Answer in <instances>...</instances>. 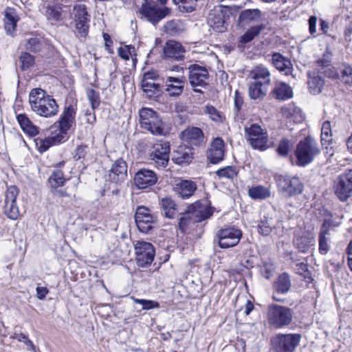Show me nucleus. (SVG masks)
I'll return each mask as SVG.
<instances>
[{
    "instance_id": "1",
    "label": "nucleus",
    "mask_w": 352,
    "mask_h": 352,
    "mask_svg": "<svg viewBox=\"0 0 352 352\" xmlns=\"http://www.w3.org/2000/svg\"><path fill=\"white\" fill-rule=\"evenodd\" d=\"M29 102L32 111L41 117L50 118L58 113L59 108L56 100L41 88L31 90Z\"/></svg>"
},
{
    "instance_id": "2",
    "label": "nucleus",
    "mask_w": 352,
    "mask_h": 352,
    "mask_svg": "<svg viewBox=\"0 0 352 352\" xmlns=\"http://www.w3.org/2000/svg\"><path fill=\"white\" fill-rule=\"evenodd\" d=\"M320 153V150L316 140L307 136L300 140L296 146L295 150L296 164L299 166H305L311 163Z\"/></svg>"
},
{
    "instance_id": "3",
    "label": "nucleus",
    "mask_w": 352,
    "mask_h": 352,
    "mask_svg": "<svg viewBox=\"0 0 352 352\" xmlns=\"http://www.w3.org/2000/svg\"><path fill=\"white\" fill-rule=\"evenodd\" d=\"M140 124L142 129L154 135H166L168 131L157 113L149 108H142L139 111Z\"/></svg>"
},
{
    "instance_id": "4",
    "label": "nucleus",
    "mask_w": 352,
    "mask_h": 352,
    "mask_svg": "<svg viewBox=\"0 0 352 352\" xmlns=\"http://www.w3.org/2000/svg\"><path fill=\"white\" fill-rule=\"evenodd\" d=\"M267 315L269 324L276 329L289 325L293 320L292 310L288 307L277 304L268 306Z\"/></svg>"
},
{
    "instance_id": "5",
    "label": "nucleus",
    "mask_w": 352,
    "mask_h": 352,
    "mask_svg": "<svg viewBox=\"0 0 352 352\" xmlns=\"http://www.w3.org/2000/svg\"><path fill=\"white\" fill-rule=\"evenodd\" d=\"M168 0H143L139 9V13L153 24L157 23L168 15L170 10L167 7H160L164 5Z\"/></svg>"
},
{
    "instance_id": "6",
    "label": "nucleus",
    "mask_w": 352,
    "mask_h": 352,
    "mask_svg": "<svg viewBox=\"0 0 352 352\" xmlns=\"http://www.w3.org/2000/svg\"><path fill=\"white\" fill-rule=\"evenodd\" d=\"M301 339L300 333H278L272 338L271 344L275 352H294Z\"/></svg>"
},
{
    "instance_id": "7",
    "label": "nucleus",
    "mask_w": 352,
    "mask_h": 352,
    "mask_svg": "<svg viewBox=\"0 0 352 352\" xmlns=\"http://www.w3.org/2000/svg\"><path fill=\"white\" fill-rule=\"evenodd\" d=\"M244 133L247 141L253 148L264 151L269 147L267 133L259 124L245 126Z\"/></svg>"
},
{
    "instance_id": "8",
    "label": "nucleus",
    "mask_w": 352,
    "mask_h": 352,
    "mask_svg": "<svg viewBox=\"0 0 352 352\" xmlns=\"http://www.w3.org/2000/svg\"><path fill=\"white\" fill-rule=\"evenodd\" d=\"M242 231L234 227L229 226L221 228L217 231L214 241H217L219 246L222 249H227L236 246L242 237Z\"/></svg>"
},
{
    "instance_id": "9",
    "label": "nucleus",
    "mask_w": 352,
    "mask_h": 352,
    "mask_svg": "<svg viewBox=\"0 0 352 352\" xmlns=\"http://www.w3.org/2000/svg\"><path fill=\"white\" fill-rule=\"evenodd\" d=\"M135 220L138 230L148 234L156 224L157 217L148 208L138 206L135 210Z\"/></svg>"
},
{
    "instance_id": "10",
    "label": "nucleus",
    "mask_w": 352,
    "mask_h": 352,
    "mask_svg": "<svg viewBox=\"0 0 352 352\" xmlns=\"http://www.w3.org/2000/svg\"><path fill=\"white\" fill-rule=\"evenodd\" d=\"M275 179L278 190L284 196L291 197L300 194L303 190V186L298 177L276 175Z\"/></svg>"
},
{
    "instance_id": "11",
    "label": "nucleus",
    "mask_w": 352,
    "mask_h": 352,
    "mask_svg": "<svg viewBox=\"0 0 352 352\" xmlns=\"http://www.w3.org/2000/svg\"><path fill=\"white\" fill-rule=\"evenodd\" d=\"M188 78L193 91L196 93H202L197 87H204L207 85L206 80L209 78V73L205 67L192 64L188 67Z\"/></svg>"
},
{
    "instance_id": "12",
    "label": "nucleus",
    "mask_w": 352,
    "mask_h": 352,
    "mask_svg": "<svg viewBox=\"0 0 352 352\" xmlns=\"http://www.w3.org/2000/svg\"><path fill=\"white\" fill-rule=\"evenodd\" d=\"M335 195L341 201H345L352 195V169L341 174L334 183Z\"/></svg>"
},
{
    "instance_id": "13",
    "label": "nucleus",
    "mask_w": 352,
    "mask_h": 352,
    "mask_svg": "<svg viewBox=\"0 0 352 352\" xmlns=\"http://www.w3.org/2000/svg\"><path fill=\"white\" fill-rule=\"evenodd\" d=\"M135 253L137 264L142 267L150 265L155 255L154 247L151 243L140 241L135 245Z\"/></svg>"
},
{
    "instance_id": "14",
    "label": "nucleus",
    "mask_w": 352,
    "mask_h": 352,
    "mask_svg": "<svg viewBox=\"0 0 352 352\" xmlns=\"http://www.w3.org/2000/svg\"><path fill=\"white\" fill-rule=\"evenodd\" d=\"M72 15L75 21L76 30L78 36L85 37L89 31L88 14L85 5L76 3L73 6Z\"/></svg>"
},
{
    "instance_id": "15",
    "label": "nucleus",
    "mask_w": 352,
    "mask_h": 352,
    "mask_svg": "<svg viewBox=\"0 0 352 352\" xmlns=\"http://www.w3.org/2000/svg\"><path fill=\"white\" fill-rule=\"evenodd\" d=\"M19 189L15 186H10L5 195L3 210L5 214L10 219L16 220L19 216V210L16 204Z\"/></svg>"
},
{
    "instance_id": "16",
    "label": "nucleus",
    "mask_w": 352,
    "mask_h": 352,
    "mask_svg": "<svg viewBox=\"0 0 352 352\" xmlns=\"http://www.w3.org/2000/svg\"><path fill=\"white\" fill-rule=\"evenodd\" d=\"M338 225L331 219H324L320 229L318 235V251L322 254H327L331 248L330 231Z\"/></svg>"
},
{
    "instance_id": "17",
    "label": "nucleus",
    "mask_w": 352,
    "mask_h": 352,
    "mask_svg": "<svg viewBox=\"0 0 352 352\" xmlns=\"http://www.w3.org/2000/svg\"><path fill=\"white\" fill-rule=\"evenodd\" d=\"M227 11L228 10L222 6L216 7L210 11L208 23L215 31L223 32L226 30V14Z\"/></svg>"
},
{
    "instance_id": "18",
    "label": "nucleus",
    "mask_w": 352,
    "mask_h": 352,
    "mask_svg": "<svg viewBox=\"0 0 352 352\" xmlns=\"http://www.w3.org/2000/svg\"><path fill=\"white\" fill-rule=\"evenodd\" d=\"M70 7L71 5L69 3H65L61 0L59 3L41 4L39 8L47 20L57 22L61 20L63 13L67 11L65 9Z\"/></svg>"
},
{
    "instance_id": "19",
    "label": "nucleus",
    "mask_w": 352,
    "mask_h": 352,
    "mask_svg": "<svg viewBox=\"0 0 352 352\" xmlns=\"http://www.w3.org/2000/svg\"><path fill=\"white\" fill-rule=\"evenodd\" d=\"M170 144L168 142H160L153 146L151 158L158 168H165L169 160Z\"/></svg>"
},
{
    "instance_id": "20",
    "label": "nucleus",
    "mask_w": 352,
    "mask_h": 352,
    "mask_svg": "<svg viewBox=\"0 0 352 352\" xmlns=\"http://www.w3.org/2000/svg\"><path fill=\"white\" fill-rule=\"evenodd\" d=\"M315 236L311 232L300 230L295 234L294 244L302 253H307L309 249L315 246Z\"/></svg>"
},
{
    "instance_id": "21",
    "label": "nucleus",
    "mask_w": 352,
    "mask_h": 352,
    "mask_svg": "<svg viewBox=\"0 0 352 352\" xmlns=\"http://www.w3.org/2000/svg\"><path fill=\"white\" fill-rule=\"evenodd\" d=\"M76 110L72 105L66 107L58 120L59 133L58 135H64V141L67 140L66 135L67 131L76 124Z\"/></svg>"
},
{
    "instance_id": "22",
    "label": "nucleus",
    "mask_w": 352,
    "mask_h": 352,
    "mask_svg": "<svg viewBox=\"0 0 352 352\" xmlns=\"http://www.w3.org/2000/svg\"><path fill=\"white\" fill-rule=\"evenodd\" d=\"M157 181L155 173L150 169L142 168L135 175L134 183L139 189L153 186Z\"/></svg>"
},
{
    "instance_id": "23",
    "label": "nucleus",
    "mask_w": 352,
    "mask_h": 352,
    "mask_svg": "<svg viewBox=\"0 0 352 352\" xmlns=\"http://www.w3.org/2000/svg\"><path fill=\"white\" fill-rule=\"evenodd\" d=\"M188 210L195 222H201L206 220L213 214L212 208L202 204L199 201L190 205L188 208Z\"/></svg>"
},
{
    "instance_id": "24",
    "label": "nucleus",
    "mask_w": 352,
    "mask_h": 352,
    "mask_svg": "<svg viewBox=\"0 0 352 352\" xmlns=\"http://www.w3.org/2000/svg\"><path fill=\"white\" fill-rule=\"evenodd\" d=\"M182 139L184 144L192 148L199 146L204 142V135L202 131L198 127H190L182 132Z\"/></svg>"
},
{
    "instance_id": "25",
    "label": "nucleus",
    "mask_w": 352,
    "mask_h": 352,
    "mask_svg": "<svg viewBox=\"0 0 352 352\" xmlns=\"http://www.w3.org/2000/svg\"><path fill=\"white\" fill-rule=\"evenodd\" d=\"M127 177V164L126 162L120 158L116 160L111 166L109 173V179L115 183L122 182Z\"/></svg>"
},
{
    "instance_id": "26",
    "label": "nucleus",
    "mask_w": 352,
    "mask_h": 352,
    "mask_svg": "<svg viewBox=\"0 0 352 352\" xmlns=\"http://www.w3.org/2000/svg\"><path fill=\"white\" fill-rule=\"evenodd\" d=\"M185 82L186 78L184 76L181 78L168 76L164 82L165 91L170 97H178L184 90Z\"/></svg>"
},
{
    "instance_id": "27",
    "label": "nucleus",
    "mask_w": 352,
    "mask_h": 352,
    "mask_svg": "<svg viewBox=\"0 0 352 352\" xmlns=\"http://www.w3.org/2000/svg\"><path fill=\"white\" fill-rule=\"evenodd\" d=\"M163 51L165 57L168 58L179 61L185 58L186 50L181 43L175 41H167Z\"/></svg>"
},
{
    "instance_id": "28",
    "label": "nucleus",
    "mask_w": 352,
    "mask_h": 352,
    "mask_svg": "<svg viewBox=\"0 0 352 352\" xmlns=\"http://www.w3.org/2000/svg\"><path fill=\"white\" fill-rule=\"evenodd\" d=\"M197 189L196 183L192 180L177 179L175 181L174 190L177 195L183 199L191 197Z\"/></svg>"
},
{
    "instance_id": "29",
    "label": "nucleus",
    "mask_w": 352,
    "mask_h": 352,
    "mask_svg": "<svg viewBox=\"0 0 352 352\" xmlns=\"http://www.w3.org/2000/svg\"><path fill=\"white\" fill-rule=\"evenodd\" d=\"M249 78L252 81L269 87L271 82V74L269 69L259 65L254 67L249 74Z\"/></svg>"
},
{
    "instance_id": "30",
    "label": "nucleus",
    "mask_w": 352,
    "mask_h": 352,
    "mask_svg": "<svg viewBox=\"0 0 352 352\" xmlns=\"http://www.w3.org/2000/svg\"><path fill=\"white\" fill-rule=\"evenodd\" d=\"M193 154L192 148L183 143L175 151L173 160L180 165L188 164L193 159Z\"/></svg>"
},
{
    "instance_id": "31",
    "label": "nucleus",
    "mask_w": 352,
    "mask_h": 352,
    "mask_svg": "<svg viewBox=\"0 0 352 352\" xmlns=\"http://www.w3.org/2000/svg\"><path fill=\"white\" fill-rule=\"evenodd\" d=\"M281 112L285 118L294 123H300L304 120V115L301 109L293 103L282 107Z\"/></svg>"
},
{
    "instance_id": "32",
    "label": "nucleus",
    "mask_w": 352,
    "mask_h": 352,
    "mask_svg": "<svg viewBox=\"0 0 352 352\" xmlns=\"http://www.w3.org/2000/svg\"><path fill=\"white\" fill-rule=\"evenodd\" d=\"M273 65L285 75H289L293 69L291 61L280 53H274L272 57Z\"/></svg>"
},
{
    "instance_id": "33",
    "label": "nucleus",
    "mask_w": 352,
    "mask_h": 352,
    "mask_svg": "<svg viewBox=\"0 0 352 352\" xmlns=\"http://www.w3.org/2000/svg\"><path fill=\"white\" fill-rule=\"evenodd\" d=\"M16 120L21 130L27 135L34 137L38 134V128L32 122L25 113L16 115Z\"/></svg>"
},
{
    "instance_id": "34",
    "label": "nucleus",
    "mask_w": 352,
    "mask_h": 352,
    "mask_svg": "<svg viewBox=\"0 0 352 352\" xmlns=\"http://www.w3.org/2000/svg\"><path fill=\"white\" fill-rule=\"evenodd\" d=\"M4 28L8 34L12 35L15 31L16 24L19 20L15 9L7 8L4 15Z\"/></svg>"
},
{
    "instance_id": "35",
    "label": "nucleus",
    "mask_w": 352,
    "mask_h": 352,
    "mask_svg": "<svg viewBox=\"0 0 352 352\" xmlns=\"http://www.w3.org/2000/svg\"><path fill=\"white\" fill-rule=\"evenodd\" d=\"M64 141L63 135H56L46 138H38L35 140L36 146L41 153L46 151L52 145L61 143Z\"/></svg>"
},
{
    "instance_id": "36",
    "label": "nucleus",
    "mask_w": 352,
    "mask_h": 352,
    "mask_svg": "<svg viewBox=\"0 0 352 352\" xmlns=\"http://www.w3.org/2000/svg\"><path fill=\"white\" fill-rule=\"evenodd\" d=\"M261 19V11L258 9L245 10L239 16V22L242 26H245Z\"/></svg>"
},
{
    "instance_id": "37",
    "label": "nucleus",
    "mask_w": 352,
    "mask_h": 352,
    "mask_svg": "<svg viewBox=\"0 0 352 352\" xmlns=\"http://www.w3.org/2000/svg\"><path fill=\"white\" fill-rule=\"evenodd\" d=\"M268 87L250 81L249 83L248 94L251 99H262L267 94Z\"/></svg>"
},
{
    "instance_id": "38",
    "label": "nucleus",
    "mask_w": 352,
    "mask_h": 352,
    "mask_svg": "<svg viewBox=\"0 0 352 352\" xmlns=\"http://www.w3.org/2000/svg\"><path fill=\"white\" fill-rule=\"evenodd\" d=\"M307 85L309 90L312 94H318L323 87L324 80L318 74L313 73L309 75Z\"/></svg>"
},
{
    "instance_id": "39",
    "label": "nucleus",
    "mask_w": 352,
    "mask_h": 352,
    "mask_svg": "<svg viewBox=\"0 0 352 352\" xmlns=\"http://www.w3.org/2000/svg\"><path fill=\"white\" fill-rule=\"evenodd\" d=\"M141 87L149 98H156L161 94L160 85L154 81L141 80Z\"/></svg>"
},
{
    "instance_id": "40",
    "label": "nucleus",
    "mask_w": 352,
    "mask_h": 352,
    "mask_svg": "<svg viewBox=\"0 0 352 352\" xmlns=\"http://www.w3.org/2000/svg\"><path fill=\"white\" fill-rule=\"evenodd\" d=\"M274 95L278 100H287L293 96L292 88L284 82L278 83L274 89Z\"/></svg>"
},
{
    "instance_id": "41",
    "label": "nucleus",
    "mask_w": 352,
    "mask_h": 352,
    "mask_svg": "<svg viewBox=\"0 0 352 352\" xmlns=\"http://www.w3.org/2000/svg\"><path fill=\"white\" fill-rule=\"evenodd\" d=\"M248 195L252 199L263 200L271 196V191L267 187L258 185L249 189Z\"/></svg>"
},
{
    "instance_id": "42",
    "label": "nucleus",
    "mask_w": 352,
    "mask_h": 352,
    "mask_svg": "<svg viewBox=\"0 0 352 352\" xmlns=\"http://www.w3.org/2000/svg\"><path fill=\"white\" fill-rule=\"evenodd\" d=\"M265 28V26L263 24L251 27L241 36L239 43L241 44H246L250 43L256 36H258L261 32Z\"/></svg>"
},
{
    "instance_id": "43",
    "label": "nucleus",
    "mask_w": 352,
    "mask_h": 352,
    "mask_svg": "<svg viewBox=\"0 0 352 352\" xmlns=\"http://www.w3.org/2000/svg\"><path fill=\"white\" fill-rule=\"evenodd\" d=\"M161 206L164 214L169 219H173L177 214L176 204L170 198H163L161 200Z\"/></svg>"
},
{
    "instance_id": "44",
    "label": "nucleus",
    "mask_w": 352,
    "mask_h": 352,
    "mask_svg": "<svg viewBox=\"0 0 352 352\" xmlns=\"http://www.w3.org/2000/svg\"><path fill=\"white\" fill-rule=\"evenodd\" d=\"M291 287V283L289 276L284 273L280 275L277 281L275 283L274 288L278 293L285 294Z\"/></svg>"
},
{
    "instance_id": "45",
    "label": "nucleus",
    "mask_w": 352,
    "mask_h": 352,
    "mask_svg": "<svg viewBox=\"0 0 352 352\" xmlns=\"http://www.w3.org/2000/svg\"><path fill=\"white\" fill-rule=\"evenodd\" d=\"M65 180L63 171L57 168L54 170L48 182L51 188H58L64 185Z\"/></svg>"
},
{
    "instance_id": "46",
    "label": "nucleus",
    "mask_w": 352,
    "mask_h": 352,
    "mask_svg": "<svg viewBox=\"0 0 352 352\" xmlns=\"http://www.w3.org/2000/svg\"><path fill=\"white\" fill-rule=\"evenodd\" d=\"M321 144L324 148V153L328 157H331L333 155V139L332 138V133L321 134Z\"/></svg>"
},
{
    "instance_id": "47",
    "label": "nucleus",
    "mask_w": 352,
    "mask_h": 352,
    "mask_svg": "<svg viewBox=\"0 0 352 352\" xmlns=\"http://www.w3.org/2000/svg\"><path fill=\"white\" fill-rule=\"evenodd\" d=\"M274 228V226L272 223V219L269 218L261 219L257 226L258 233L265 236H269Z\"/></svg>"
},
{
    "instance_id": "48",
    "label": "nucleus",
    "mask_w": 352,
    "mask_h": 352,
    "mask_svg": "<svg viewBox=\"0 0 352 352\" xmlns=\"http://www.w3.org/2000/svg\"><path fill=\"white\" fill-rule=\"evenodd\" d=\"M205 109V112L208 114L212 121L217 123H222L226 121V116L224 114L218 111L212 105H207Z\"/></svg>"
},
{
    "instance_id": "49",
    "label": "nucleus",
    "mask_w": 352,
    "mask_h": 352,
    "mask_svg": "<svg viewBox=\"0 0 352 352\" xmlns=\"http://www.w3.org/2000/svg\"><path fill=\"white\" fill-rule=\"evenodd\" d=\"M173 1L179 5L180 11L192 12L195 10L198 0H173Z\"/></svg>"
},
{
    "instance_id": "50",
    "label": "nucleus",
    "mask_w": 352,
    "mask_h": 352,
    "mask_svg": "<svg viewBox=\"0 0 352 352\" xmlns=\"http://www.w3.org/2000/svg\"><path fill=\"white\" fill-rule=\"evenodd\" d=\"M216 174L219 178L233 179L237 176L238 170L235 166H228L217 170Z\"/></svg>"
},
{
    "instance_id": "51",
    "label": "nucleus",
    "mask_w": 352,
    "mask_h": 352,
    "mask_svg": "<svg viewBox=\"0 0 352 352\" xmlns=\"http://www.w3.org/2000/svg\"><path fill=\"white\" fill-rule=\"evenodd\" d=\"M43 45V40L41 38L34 37L28 39L25 45L26 50L33 52H40Z\"/></svg>"
},
{
    "instance_id": "52",
    "label": "nucleus",
    "mask_w": 352,
    "mask_h": 352,
    "mask_svg": "<svg viewBox=\"0 0 352 352\" xmlns=\"http://www.w3.org/2000/svg\"><path fill=\"white\" fill-rule=\"evenodd\" d=\"M192 219L193 218L188 210L185 213L182 214V216L179 219L178 225L179 230L182 233H184L186 232Z\"/></svg>"
},
{
    "instance_id": "53",
    "label": "nucleus",
    "mask_w": 352,
    "mask_h": 352,
    "mask_svg": "<svg viewBox=\"0 0 352 352\" xmlns=\"http://www.w3.org/2000/svg\"><path fill=\"white\" fill-rule=\"evenodd\" d=\"M87 97L91 104L93 110H95L100 106V94L94 89H89L87 90Z\"/></svg>"
},
{
    "instance_id": "54",
    "label": "nucleus",
    "mask_w": 352,
    "mask_h": 352,
    "mask_svg": "<svg viewBox=\"0 0 352 352\" xmlns=\"http://www.w3.org/2000/svg\"><path fill=\"white\" fill-rule=\"evenodd\" d=\"M224 156V151H214L209 148L207 153V157L209 162L212 164H217L223 160Z\"/></svg>"
},
{
    "instance_id": "55",
    "label": "nucleus",
    "mask_w": 352,
    "mask_h": 352,
    "mask_svg": "<svg viewBox=\"0 0 352 352\" xmlns=\"http://www.w3.org/2000/svg\"><path fill=\"white\" fill-rule=\"evenodd\" d=\"M291 147L292 144L290 141L287 139L283 138L280 140L276 151L280 155L285 157L288 155L291 150Z\"/></svg>"
},
{
    "instance_id": "56",
    "label": "nucleus",
    "mask_w": 352,
    "mask_h": 352,
    "mask_svg": "<svg viewBox=\"0 0 352 352\" xmlns=\"http://www.w3.org/2000/svg\"><path fill=\"white\" fill-rule=\"evenodd\" d=\"M21 69L26 70L30 68L34 63V57L29 53L24 52L20 56Z\"/></svg>"
},
{
    "instance_id": "57",
    "label": "nucleus",
    "mask_w": 352,
    "mask_h": 352,
    "mask_svg": "<svg viewBox=\"0 0 352 352\" xmlns=\"http://www.w3.org/2000/svg\"><path fill=\"white\" fill-rule=\"evenodd\" d=\"M133 300L135 303L141 305L144 310H149L160 307L157 302L151 300L133 298Z\"/></svg>"
},
{
    "instance_id": "58",
    "label": "nucleus",
    "mask_w": 352,
    "mask_h": 352,
    "mask_svg": "<svg viewBox=\"0 0 352 352\" xmlns=\"http://www.w3.org/2000/svg\"><path fill=\"white\" fill-rule=\"evenodd\" d=\"M275 267L272 263H264L261 267V273L266 279H270L274 274Z\"/></svg>"
},
{
    "instance_id": "59",
    "label": "nucleus",
    "mask_w": 352,
    "mask_h": 352,
    "mask_svg": "<svg viewBox=\"0 0 352 352\" xmlns=\"http://www.w3.org/2000/svg\"><path fill=\"white\" fill-rule=\"evenodd\" d=\"M135 49L133 46H126L124 47L118 48V55L124 60H129L130 56L133 58V54L135 52Z\"/></svg>"
},
{
    "instance_id": "60",
    "label": "nucleus",
    "mask_w": 352,
    "mask_h": 352,
    "mask_svg": "<svg viewBox=\"0 0 352 352\" xmlns=\"http://www.w3.org/2000/svg\"><path fill=\"white\" fill-rule=\"evenodd\" d=\"M224 146L225 144L223 140L220 138H217L212 141L209 148L214 151H224Z\"/></svg>"
},
{
    "instance_id": "61",
    "label": "nucleus",
    "mask_w": 352,
    "mask_h": 352,
    "mask_svg": "<svg viewBox=\"0 0 352 352\" xmlns=\"http://www.w3.org/2000/svg\"><path fill=\"white\" fill-rule=\"evenodd\" d=\"M87 146H79L76 149V153L74 155V158L76 160H81L85 157L87 153Z\"/></svg>"
},
{
    "instance_id": "62",
    "label": "nucleus",
    "mask_w": 352,
    "mask_h": 352,
    "mask_svg": "<svg viewBox=\"0 0 352 352\" xmlns=\"http://www.w3.org/2000/svg\"><path fill=\"white\" fill-rule=\"evenodd\" d=\"M342 80H344L346 83H351L352 82V67H345L342 72Z\"/></svg>"
},
{
    "instance_id": "63",
    "label": "nucleus",
    "mask_w": 352,
    "mask_h": 352,
    "mask_svg": "<svg viewBox=\"0 0 352 352\" xmlns=\"http://www.w3.org/2000/svg\"><path fill=\"white\" fill-rule=\"evenodd\" d=\"M160 78L158 74L155 71H148L145 72L143 75L142 80L154 81Z\"/></svg>"
},
{
    "instance_id": "64",
    "label": "nucleus",
    "mask_w": 352,
    "mask_h": 352,
    "mask_svg": "<svg viewBox=\"0 0 352 352\" xmlns=\"http://www.w3.org/2000/svg\"><path fill=\"white\" fill-rule=\"evenodd\" d=\"M243 103L242 96L238 91H235L234 94V107L237 111H239Z\"/></svg>"
}]
</instances>
